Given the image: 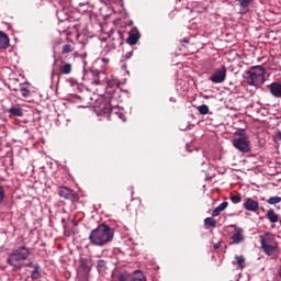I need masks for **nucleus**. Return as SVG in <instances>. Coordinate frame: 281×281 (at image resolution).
I'll return each mask as SVG.
<instances>
[{
  "label": "nucleus",
  "instance_id": "40",
  "mask_svg": "<svg viewBox=\"0 0 281 281\" xmlns=\"http://www.w3.org/2000/svg\"><path fill=\"white\" fill-rule=\"evenodd\" d=\"M119 117H120V120H124V114L123 113H119Z\"/></svg>",
  "mask_w": 281,
  "mask_h": 281
},
{
  "label": "nucleus",
  "instance_id": "31",
  "mask_svg": "<svg viewBox=\"0 0 281 281\" xmlns=\"http://www.w3.org/2000/svg\"><path fill=\"white\" fill-rule=\"evenodd\" d=\"M4 199H5V191L3 187H0V203H3Z\"/></svg>",
  "mask_w": 281,
  "mask_h": 281
},
{
  "label": "nucleus",
  "instance_id": "9",
  "mask_svg": "<svg viewBox=\"0 0 281 281\" xmlns=\"http://www.w3.org/2000/svg\"><path fill=\"white\" fill-rule=\"evenodd\" d=\"M227 78V68L225 66H222L220 69L215 70L213 75L209 78L213 85H222V82H225V79Z\"/></svg>",
  "mask_w": 281,
  "mask_h": 281
},
{
  "label": "nucleus",
  "instance_id": "37",
  "mask_svg": "<svg viewBox=\"0 0 281 281\" xmlns=\"http://www.w3.org/2000/svg\"><path fill=\"white\" fill-rule=\"evenodd\" d=\"M121 68L124 69V70H126V63L121 61Z\"/></svg>",
  "mask_w": 281,
  "mask_h": 281
},
{
  "label": "nucleus",
  "instance_id": "2",
  "mask_svg": "<svg viewBox=\"0 0 281 281\" xmlns=\"http://www.w3.org/2000/svg\"><path fill=\"white\" fill-rule=\"evenodd\" d=\"M31 255L32 251H30V248L21 246L12 251L7 259V262L10 267H13V271H20V269H23V265H21V262H23V260H27Z\"/></svg>",
  "mask_w": 281,
  "mask_h": 281
},
{
  "label": "nucleus",
  "instance_id": "10",
  "mask_svg": "<svg viewBox=\"0 0 281 281\" xmlns=\"http://www.w3.org/2000/svg\"><path fill=\"white\" fill-rule=\"evenodd\" d=\"M59 74L58 76H69L74 71V65L67 63L65 57H60Z\"/></svg>",
  "mask_w": 281,
  "mask_h": 281
},
{
  "label": "nucleus",
  "instance_id": "26",
  "mask_svg": "<svg viewBox=\"0 0 281 281\" xmlns=\"http://www.w3.org/2000/svg\"><path fill=\"white\" fill-rule=\"evenodd\" d=\"M198 111L200 115H207V113H210V106H207V104L199 105Z\"/></svg>",
  "mask_w": 281,
  "mask_h": 281
},
{
  "label": "nucleus",
  "instance_id": "42",
  "mask_svg": "<svg viewBox=\"0 0 281 281\" xmlns=\"http://www.w3.org/2000/svg\"><path fill=\"white\" fill-rule=\"evenodd\" d=\"M25 267H32V261L25 265Z\"/></svg>",
  "mask_w": 281,
  "mask_h": 281
},
{
  "label": "nucleus",
  "instance_id": "34",
  "mask_svg": "<svg viewBox=\"0 0 281 281\" xmlns=\"http://www.w3.org/2000/svg\"><path fill=\"white\" fill-rule=\"evenodd\" d=\"M228 205H229L228 202H223L217 207H220V211L224 212V210H227Z\"/></svg>",
  "mask_w": 281,
  "mask_h": 281
},
{
  "label": "nucleus",
  "instance_id": "27",
  "mask_svg": "<svg viewBox=\"0 0 281 281\" xmlns=\"http://www.w3.org/2000/svg\"><path fill=\"white\" fill-rule=\"evenodd\" d=\"M236 262H237V267L239 269H245V257L244 256H235Z\"/></svg>",
  "mask_w": 281,
  "mask_h": 281
},
{
  "label": "nucleus",
  "instance_id": "43",
  "mask_svg": "<svg viewBox=\"0 0 281 281\" xmlns=\"http://www.w3.org/2000/svg\"><path fill=\"white\" fill-rule=\"evenodd\" d=\"M108 1H111V0H108Z\"/></svg>",
  "mask_w": 281,
  "mask_h": 281
},
{
  "label": "nucleus",
  "instance_id": "33",
  "mask_svg": "<svg viewBox=\"0 0 281 281\" xmlns=\"http://www.w3.org/2000/svg\"><path fill=\"white\" fill-rule=\"evenodd\" d=\"M228 205H229L228 202H223L217 207H220V211L224 212V210H227Z\"/></svg>",
  "mask_w": 281,
  "mask_h": 281
},
{
  "label": "nucleus",
  "instance_id": "1",
  "mask_svg": "<svg viewBox=\"0 0 281 281\" xmlns=\"http://www.w3.org/2000/svg\"><path fill=\"white\" fill-rule=\"evenodd\" d=\"M113 236H115V231L111 226L100 224L90 232L88 240L93 247H105V245L113 241Z\"/></svg>",
  "mask_w": 281,
  "mask_h": 281
},
{
  "label": "nucleus",
  "instance_id": "30",
  "mask_svg": "<svg viewBox=\"0 0 281 281\" xmlns=\"http://www.w3.org/2000/svg\"><path fill=\"white\" fill-rule=\"evenodd\" d=\"M231 201H232L233 203H240V201H243V198L240 196V194L231 195Z\"/></svg>",
  "mask_w": 281,
  "mask_h": 281
},
{
  "label": "nucleus",
  "instance_id": "39",
  "mask_svg": "<svg viewBox=\"0 0 281 281\" xmlns=\"http://www.w3.org/2000/svg\"><path fill=\"white\" fill-rule=\"evenodd\" d=\"M181 43H190V40L189 38H184L181 41Z\"/></svg>",
  "mask_w": 281,
  "mask_h": 281
},
{
  "label": "nucleus",
  "instance_id": "25",
  "mask_svg": "<svg viewBox=\"0 0 281 281\" xmlns=\"http://www.w3.org/2000/svg\"><path fill=\"white\" fill-rule=\"evenodd\" d=\"M204 225H205V227H216V221L214 220V216H212V217H206L205 220H204Z\"/></svg>",
  "mask_w": 281,
  "mask_h": 281
},
{
  "label": "nucleus",
  "instance_id": "11",
  "mask_svg": "<svg viewBox=\"0 0 281 281\" xmlns=\"http://www.w3.org/2000/svg\"><path fill=\"white\" fill-rule=\"evenodd\" d=\"M243 207L247 212H258L260 210V203L251 198H246Z\"/></svg>",
  "mask_w": 281,
  "mask_h": 281
},
{
  "label": "nucleus",
  "instance_id": "23",
  "mask_svg": "<svg viewBox=\"0 0 281 281\" xmlns=\"http://www.w3.org/2000/svg\"><path fill=\"white\" fill-rule=\"evenodd\" d=\"M249 5H251V0H239L241 12H249Z\"/></svg>",
  "mask_w": 281,
  "mask_h": 281
},
{
  "label": "nucleus",
  "instance_id": "12",
  "mask_svg": "<svg viewBox=\"0 0 281 281\" xmlns=\"http://www.w3.org/2000/svg\"><path fill=\"white\" fill-rule=\"evenodd\" d=\"M69 54H74V56H76V44H74V42L71 43H67L64 44L61 46V56L60 58H64L67 60V58H69Z\"/></svg>",
  "mask_w": 281,
  "mask_h": 281
},
{
  "label": "nucleus",
  "instance_id": "18",
  "mask_svg": "<svg viewBox=\"0 0 281 281\" xmlns=\"http://www.w3.org/2000/svg\"><path fill=\"white\" fill-rule=\"evenodd\" d=\"M10 47V37L4 32L0 31V49H8Z\"/></svg>",
  "mask_w": 281,
  "mask_h": 281
},
{
  "label": "nucleus",
  "instance_id": "19",
  "mask_svg": "<svg viewBox=\"0 0 281 281\" xmlns=\"http://www.w3.org/2000/svg\"><path fill=\"white\" fill-rule=\"evenodd\" d=\"M43 274L41 273V265L35 263L33 266V271L31 272L32 280H41Z\"/></svg>",
  "mask_w": 281,
  "mask_h": 281
},
{
  "label": "nucleus",
  "instance_id": "15",
  "mask_svg": "<svg viewBox=\"0 0 281 281\" xmlns=\"http://www.w3.org/2000/svg\"><path fill=\"white\" fill-rule=\"evenodd\" d=\"M13 91L16 93V91H20L22 98H30L32 95V92L30 91V83H20L19 89H13Z\"/></svg>",
  "mask_w": 281,
  "mask_h": 281
},
{
  "label": "nucleus",
  "instance_id": "17",
  "mask_svg": "<svg viewBox=\"0 0 281 281\" xmlns=\"http://www.w3.org/2000/svg\"><path fill=\"white\" fill-rule=\"evenodd\" d=\"M91 74L93 77V79L91 81L92 85L98 86V85H102V82H104V79H102V78H104V72L99 71V70H92Z\"/></svg>",
  "mask_w": 281,
  "mask_h": 281
},
{
  "label": "nucleus",
  "instance_id": "3",
  "mask_svg": "<svg viewBox=\"0 0 281 281\" xmlns=\"http://www.w3.org/2000/svg\"><path fill=\"white\" fill-rule=\"evenodd\" d=\"M247 85L249 87H258L265 85V68L262 66H254L250 70L246 71Z\"/></svg>",
  "mask_w": 281,
  "mask_h": 281
},
{
  "label": "nucleus",
  "instance_id": "41",
  "mask_svg": "<svg viewBox=\"0 0 281 281\" xmlns=\"http://www.w3.org/2000/svg\"><path fill=\"white\" fill-rule=\"evenodd\" d=\"M132 54H133V53H127V54H126V58H131Z\"/></svg>",
  "mask_w": 281,
  "mask_h": 281
},
{
  "label": "nucleus",
  "instance_id": "5",
  "mask_svg": "<svg viewBox=\"0 0 281 281\" xmlns=\"http://www.w3.org/2000/svg\"><path fill=\"white\" fill-rule=\"evenodd\" d=\"M233 146L239 150V153H249L251 150V143L245 132L235 133Z\"/></svg>",
  "mask_w": 281,
  "mask_h": 281
},
{
  "label": "nucleus",
  "instance_id": "7",
  "mask_svg": "<svg viewBox=\"0 0 281 281\" xmlns=\"http://www.w3.org/2000/svg\"><path fill=\"white\" fill-rule=\"evenodd\" d=\"M89 273H91V259L80 258L78 269L79 278H83V280H87V278H89Z\"/></svg>",
  "mask_w": 281,
  "mask_h": 281
},
{
  "label": "nucleus",
  "instance_id": "6",
  "mask_svg": "<svg viewBox=\"0 0 281 281\" xmlns=\"http://www.w3.org/2000/svg\"><path fill=\"white\" fill-rule=\"evenodd\" d=\"M58 195L61 199L71 201L72 203H78V201H80V196L78 195V193L67 187H59Z\"/></svg>",
  "mask_w": 281,
  "mask_h": 281
},
{
  "label": "nucleus",
  "instance_id": "22",
  "mask_svg": "<svg viewBox=\"0 0 281 281\" xmlns=\"http://www.w3.org/2000/svg\"><path fill=\"white\" fill-rule=\"evenodd\" d=\"M131 280L132 281H146V277L144 273L139 270L134 271L133 274H131Z\"/></svg>",
  "mask_w": 281,
  "mask_h": 281
},
{
  "label": "nucleus",
  "instance_id": "16",
  "mask_svg": "<svg viewBox=\"0 0 281 281\" xmlns=\"http://www.w3.org/2000/svg\"><path fill=\"white\" fill-rule=\"evenodd\" d=\"M268 89L274 98H281V83L280 82H272L268 86Z\"/></svg>",
  "mask_w": 281,
  "mask_h": 281
},
{
  "label": "nucleus",
  "instance_id": "4",
  "mask_svg": "<svg viewBox=\"0 0 281 281\" xmlns=\"http://www.w3.org/2000/svg\"><path fill=\"white\" fill-rule=\"evenodd\" d=\"M261 249L267 256H273L278 251V241L273 235L267 233L260 236Z\"/></svg>",
  "mask_w": 281,
  "mask_h": 281
},
{
  "label": "nucleus",
  "instance_id": "29",
  "mask_svg": "<svg viewBox=\"0 0 281 281\" xmlns=\"http://www.w3.org/2000/svg\"><path fill=\"white\" fill-rule=\"evenodd\" d=\"M97 269H98L99 273L104 272V270L106 269V261L103 260V259H100V260L98 261Z\"/></svg>",
  "mask_w": 281,
  "mask_h": 281
},
{
  "label": "nucleus",
  "instance_id": "21",
  "mask_svg": "<svg viewBox=\"0 0 281 281\" xmlns=\"http://www.w3.org/2000/svg\"><path fill=\"white\" fill-rule=\"evenodd\" d=\"M114 281H133V279H131V273L120 272L114 277Z\"/></svg>",
  "mask_w": 281,
  "mask_h": 281
},
{
  "label": "nucleus",
  "instance_id": "20",
  "mask_svg": "<svg viewBox=\"0 0 281 281\" xmlns=\"http://www.w3.org/2000/svg\"><path fill=\"white\" fill-rule=\"evenodd\" d=\"M266 216H267L268 221H270V223H278V221L280 218L278 216V214H276V211L273 209L268 210Z\"/></svg>",
  "mask_w": 281,
  "mask_h": 281
},
{
  "label": "nucleus",
  "instance_id": "32",
  "mask_svg": "<svg viewBox=\"0 0 281 281\" xmlns=\"http://www.w3.org/2000/svg\"><path fill=\"white\" fill-rule=\"evenodd\" d=\"M221 212H223V211H221V209L217 206V207H215V209L213 210L212 216H213V217L220 216V215H221Z\"/></svg>",
  "mask_w": 281,
  "mask_h": 281
},
{
  "label": "nucleus",
  "instance_id": "28",
  "mask_svg": "<svg viewBox=\"0 0 281 281\" xmlns=\"http://www.w3.org/2000/svg\"><path fill=\"white\" fill-rule=\"evenodd\" d=\"M268 205H278V203H281V198L276 195L271 196L270 199L267 200Z\"/></svg>",
  "mask_w": 281,
  "mask_h": 281
},
{
  "label": "nucleus",
  "instance_id": "35",
  "mask_svg": "<svg viewBox=\"0 0 281 281\" xmlns=\"http://www.w3.org/2000/svg\"><path fill=\"white\" fill-rule=\"evenodd\" d=\"M101 60H102V63H104L105 65H109V63H110L109 58H106V57L101 58Z\"/></svg>",
  "mask_w": 281,
  "mask_h": 281
},
{
  "label": "nucleus",
  "instance_id": "38",
  "mask_svg": "<svg viewBox=\"0 0 281 281\" xmlns=\"http://www.w3.org/2000/svg\"><path fill=\"white\" fill-rule=\"evenodd\" d=\"M277 139H279L281 142V132L277 133Z\"/></svg>",
  "mask_w": 281,
  "mask_h": 281
},
{
  "label": "nucleus",
  "instance_id": "8",
  "mask_svg": "<svg viewBox=\"0 0 281 281\" xmlns=\"http://www.w3.org/2000/svg\"><path fill=\"white\" fill-rule=\"evenodd\" d=\"M229 227L234 229V233L231 237L229 245H240V243L245 241V229L236 226V224H231Z\"/></svg>",
  "mask_w": 281,
  "mask_h": 281
},
{
  "label": "nucleus",
  "instance_id": "14",
  "mask_svg": "<svg viewBox=\"0 0 281 281\" xmlns=\"http://www.w3.org/2000/svg\"><path fill=\"white\" fill-rule=\"evenodd\" d=\"M99 111L101 113H103L104 115H108V113L110 115H113V113L117 114V112H115V111H117V109L112 108L111 106V102H103V103H101L100 106H99Z\"/></svg>",
  "mask_w": 281,
  "mask_h": 281
},
{
  "label": "nucleus",
  "instance_id": "13",
  "mask_svg": "<svg viewBox=\"0 0 281 281\" xmlns=\"http://www.w3.org/2000/svg\"><path fill=\"white\" fill-rule=\"evenodd\" d=\"M139 31L137 30V27H133L130 33H128V37L126 40V43H128V45H137V42L139 41Z\"/></svg>",
  "mask_w": 281,
  "mask_h": 281
},
{
  "label": "nucleus",
  "instance_id": "24",
  "mask_svg": "<svg viewBox=\"0 0 281 281\" xmlns=\"http://www.w3.org/2000/svg\"><path fill=\"white\" fill-rule=\"evenodd\" d=\"M9 113L15 117H23V110L21 108H10Z\"/></svg>",
  "mask_w": 281,
  "mask_h": 281
},
{
  "label": "nucleus",
  "instance_id": "36",
  "mask_svg": "<svg viewBox=\"0 0 281 281\" xmlns=\"http://www.w3.org/2000/svg\"><path fill=\"white\" fill-rule=\"evenodd\" d=\"M213 249H221V241L216 243V244L213 246Z\"/></svg>",
  "mask_w": 281,
  "mask_h": 281
}]
</instances>
